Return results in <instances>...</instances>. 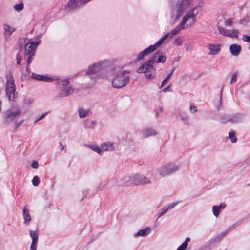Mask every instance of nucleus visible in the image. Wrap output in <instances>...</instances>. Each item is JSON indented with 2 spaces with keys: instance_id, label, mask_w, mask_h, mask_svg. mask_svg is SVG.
<instances>
[{
  "instance_id": "f257e3e1",
  "label": "nucleus",
  "mask_w": 250,
  "mask_h": 250,
  "mask_svg": "<svg viewBox=\"0 0 250 250\" xmlns=\"http://www.w3.org/2000/svg\"><path fill=\"white\" fill-rule=\"evenodd\" d=\"M166 60V56L164 55L161 51L158 50L151 56V58L145 62L137 70L138 73H145V77L147 80H150L155 77V75L153 74L156 71L155 65L158 63H164Z\"/></svg>"
},
{
  "instance_id": "f03ea898",
  "label": "nucleus",
  "mask_w": 250,
  "mask_h": 250,
  "mask_svg": "<svg viewBox=\"0 0 250 250\" xmlns=\"http://www.w3.org/2000/svg\"><path fill=\"white\" fill-rule=\"evenodd\" d=\"M128 71L117 70L116 67H113L107 71L106 75H96V79L110 78H112V86L116 88H120L124 87L129 82L130 77L127 74L129 73Z\"/></svg>"
},
{
  "instance_id": "7ed1b4c3",
  "label": "nucleus",
  "mask_w": 250,
  "mask_h": 250,
  "mask_svg": "<svg viewBox=\"0 0 250 250\" xmlns=\"http://www.w3.org/2000/svg\"><path fill=\"white\" fill-rule=\"evenodd\" d=\"M110 63V61L109 60H103L100 61L96 63H93L92 65L89 66L87 71L85 72V75H89L91 76L90 78L91 79H94L97 80L96 75L95 74L100 71L101 69L105 68L108 66ZM101 75H106V74L102 73ZM99 75V74H98ZM100 75V74H99Z\"/></svg>"
},
{
  "instance_id": "20e7f679",
  "label": "nucleus",
  "mask_w": 250,
  "mask_h": 250,
  "mask_svg": "<svg viewBox=\"0 0 250 250\" xmlns=\"http://www.w3.org/2000/svg\"><path fill=\"white\" fill-rule=\"evenodd\" d=\"M198 13L197 8L195 7L189 10L183 17L182 21L180 23L184 29L193 25L196 21V15Z\"/></svg>"
},
{
  "instance_id": "39448f33",
  "label": "nucleus",
  "mask_w": 250,
  "mask_h": 250,
  "mask_svg": "<svg viewBox=\"0 0 250 250\" xmlns=\"http://www.w3.org/2000/svg\"><path fill=\"white\" fill-rule=\"evenodd\" d=\"M186 0H178L176 6L172 9L171 17L174 19L175 22L186 10Z\"/></svg>"
},
{
  "instance_id": "423d86ee",
  "label": "nucleus",
  "mask_w": 250,
  "mask_h": 250,
  "mask_svg": "<svg viewBox=\"0 0 250 250\" xmlns=\"http://www.w3.org/2000/svg\"><path fill=\"white\" fill-rule=\"evenodd\" d=\"M179 167L173 164H167L161 166L157 169V172L162 177L170 175L177 171Z\"/></svg>"
},
{
  "instance_id": "0eeeda50",
  "label": "nucleus",
  "mask_w": 250,
  "mask_h": 250,
  "mask_svg": "<svg viewBox=\"0 0 250 250\" xmlns=\"http://www.w3.org/2000/svg\"><path fill=\"white\" fill-rule=\"evenodd\" d=\"M21 113V111L19 107L16 106H12L4 113L3 119L6 122L9 123L18 117Z\"/></svg>"
},
{
  "instance_id": "6e6552de",
  "label": "nucleus",
  "mask_w": 250,
  "mask_h": 250,
  "mask_svg": "<svg viewBox=\"0 0 250 250\" xmlns=\"http://www.w3.org/2000/svg\"><path fill=\"white\" fill-rule=\"evenodd\" d=\"M89 0H69L65 6V11L71 12L78 10L82 5L86 4Z\"/></svg>"
},
{
  "instance_id": "1a4fd4ad",
  "label": "nucleus",
  "mask_w": 250,
  "mask_h": 250,
  "mask_svg": "<svg viewBox=\"0 0 250 250\" xmlns=\"http://www.w3.org/2000/svg\"><path fill=\"white\" fill-rule=\"evenodd\" d=\"M15 90L16 87L14 79L12 77L8 78L5 86V91L6 95L10 101H12L14 99Z\"/></svg>"
},
{
  "instance_id": "9d476101",
  "label": "nucleus",
  "mask_w": 250,
  "mask_h": 250,
  "mask_svg": "<svg viewBox=\"0 0 250 250\" xmlns=\"http://www.w3.org/2000/svg\"><path fill=\"white\" fill-rule=\"evenodd\" d=\"M75 76H69L63 79V97L69 96L73 93L74 88L72 83Z\"/></svg>"
},
{
  "instance_id": "9b49d317",
  "label": "nucleus",
  "mask_w": 250,
  "mask_h": 250,
  "mask_svg": "<svg viewBox=\"0 0 250 250\" xmlns=\"http://www.w3.org/2000/svg\"><path fill=\"white\" fill-rule=\"evenodd\" d=\"M131 178V180L133 185H143L151 183L150 180L143 175L135 174L132 176Z\"/></svg>"
},
{
  "instance_id": "f8f14e48",
  "label": "nucleus",
  "mask_w": 250,
  "mask_h": 250,
  "mask_svg": "<svg viewBox=\"0 0 250 250\" xmlns=\"http://www.w3.org/2000/svg\"><path fill=\"white\" fill-rule=\"evenodd\" d=\"M40 41L36 42H31L27 43L25 45V55H31L33 56L35 52L36 48L40 44Z\"/></svg>"
},
{
  "instance_id": "ddd939ff",
  "label": "nucleus",
  "mask_w": 250,
  "mask_h": 250,
  "mask_svg": "<svg viewBox=\"0 0 250 250\" xmlns=\"http://www.w3.org/2000/svg\"><path fill=\"white\" fill-rule=\"evenodd\" d=\"M101 147L102 150V153L104 151H115L117 149V146L115 143L111 142H106L101 144Z\"/></svg>"
},
{
  "instance_id": "4468645a",
  "label": "nucleus",
  "mask_w": 250,
  "mask_h": 250,
  "mask_svg": "<svg viewBox=\"0 0 250 250\" xmlns=\"http://www.w3.org/2000/svg\"><path fill=\"white\" fill-rule=\"evenodd\" d=\"M29 235L32 240L30 246V250H36L38 241V234L35 231H30Z\"/></svg>"
},
{
  "instance_id": "2eb2a0df",
  "label": "nucleus",
  "mask_w": 250,
  "mask_h": 250,
  "mask_svg": "<svg viewBox=\"0 0 250 250\" xmlns=\"http://www.w3.org/2000/svg\"><path fill=\"white\" fill-rule=\"evenodd\" d=\"M151 231V229L149 227H146L145 229L138 231L137 233L134 234V237H146L148 235Z\"/></svg>"
},
{
  "instance_id": "dca6fc26",
  "label": "nucleus",
  "mask_w": 250,
  "mask_h": 250,
  "mask_svg": "<svg viewBox=\"0 0 250 250\" xmlns=\"http://www.w3.org/2000/svg\"><path fill=\"white\" fill-rule=\"evenodd\" d=\"M230 52L233 56H238L241 51V47L237 44H232L229 47Z\"/></svg>"
},
{
  "instance_id": "f3484780",
  "label": "nucleus",
  "mask_w": 250,
  "mask_h": 250,
  "mask_svg": "<svg viewBox=\"0 0 250 250\" xmlns=\"http://www.w3.org/2000/svg\"><path fill=\"white\" fill-rule=\"evenodd\" d=\"M226 206V205L224 203H221L218 206H213L212 207V212L213 215L217 218L219 215L220 211L224 209Z\"/></svg>"
},
{
  "instance_id": "a211bd4d",
  "label": "nucleus",
  "mask_w": 250,
  "mask_h": 250,
  "mask_svg": "<svg viewBox=\"0 0 250 250\" xmlns=\"http://www.w3.org/2000/svg\"><path fill=\"white\" fill-rule=\"evenodd\" d=\"M143 137L144 138L157 135L156 131L150 128H147L142 131Z\"/></svg>"
},
{
  "instance_id": "6ab92c4d",
  "label": "nucleus",
  "mask_w": 250,
  "mask_h": 250,
  "mask_svg": "<svg viewBox=\"0 0 250 250\" xmlns=\"http://www.w3.org/2000/svg\"><path fill=\"white\" fill-rule=\"evenodd\" d=\"M242 119V115L240 113H237L232 115L231 116H228L227 120L233 123H237L240 122Z\"/></svg>"
},
{
  "instance_id": "aec40b11",
  "label": "nucleus",
  "mask_w": 250,
  "mask_h": 250,
  "mask_svg": "<svg viewBox=\"0 0 250 250\" xmlns=\"http://www.w3.org/2000/svg\"><path fill=\"white\" fill-rule=\"evenodd\" d=\"M3 29L4 30V35L5 38H9L12 33L15 31V29L13 27H11L9 25L6 24L3 25Z\"/></svg>"
},
{
  "instance_id": "412c9836",
  "label": "nucleus",
  "mask_w": 250,
  "mask_h": 250,
  "mask_svg": "<svg viewBox=\"0 0 250 250\" xmlns=\"http://www.w3.org/2000/svg\"><path fill=\"white\" fill-rule=\"evenodd\" d=\"M208 49L209 50V54L216 55L220 51V46L218 44H208Z\"/></svg>"
},
{
  "instance_id": "4be33fe9",
  "label": "nucleus",
  "mask_w": 250,
  "mask_h": 250,
  "mask_svg": "<svg viewBox=\"0 0 250 250\" xmlns=\"http://www.w3.org/2000/svg\"><path fill=\"white\" fill-rule=\"evenodd\" d=\"M132 176H125L120 181V185L124 186H127L130 185H133L131 179Z\"/></svg>"
},
{
  "instance_id": "5701e85b",
  "label": "nucleus",
  "mask_w": 250,
  "mask_h": 250,
  "mask_svg": "<svg viewBox=\"0 0 250 250\" xmlns=\"http://www.w3.org/2000/svg\"><path fill=\"white\" fill-rule=\"evenodd\" d=\"M32 78L35 80L45 81V82H50L52 81V79L49 77H46L43 75H40L37 74L33 73L32 74Z\"/></svg>"
},
{
  "instance_id": "b1692460",
  "label": "nucleus",
  "mask_w": 250,
  "mask_h": 250,
  "mask_svg": "<svg viewBox=\"0 0 250 250\" xmlns=\"http://www.w3.org/2000/svg\"><path fill=\"white\" fill-rule=\"evenodd\" d=\"M184 26L180 23L178 24L175 29L171 31V32L167 33L169 34V36L168 37L170 39L172 38L174 35H176L180 30L184 29Z\"/></svg>"
},
{
  "instance_id": "393cba45",
  "label": "nucleus",
  "mask_w": 250,
  "mask_h": 250,
  "mask_svg": "<svg viewBox=\"0 0 250 250\" xmlns=\"http://www.w3.org/2000/svg\"><path fill=\"white\" fill-rule=\"evenodd\" d=\"M78 112L80 118H84L88 116L89 109L81 107L78 109Z\"/></svg>"
},
{
  "instance_id": "a878e982",
  "label": "nucleus",
  "mask_w": 250,
  "mask_h": 250,
  "mask_svg": "<svg viewBox=\"0 0 250 250\" xmlns=\"http://www.w3.org/2000/svg\"><path fill=\"white\" fill-rule=\"evenodd\" d=\"M23 217L24 220V223L26 225H28L31 219L28 211L25 207L23 209Z\"/></svg>"
},
{
  "instance_id": "bb28decb",
  "label": "nucleus",
  "mask_w": 250,
  "mask_h": 250,
  "mask_svg": "<svg viewBox=\"0 0 250 250\" xmlns=\"http://www.w3.org/2000/svg\"><path fill=\"white\" fill-rule=\"evenodd\" d=\"M96 125V122L94 121L86 120L84 122V127L89 129H94Z\"/></svg>"
},
{
  "instance_id": "cd10ccee",
  "label": "nucleus",
  "mask_w": 250,
  "mask_h": 250,
  "mask_svg": "<svg viewBox=\"0 0 250 250\" xmlns=\"http://www.w3.org/2000/svg\"><path fill=\"white\" fill-rule=\"evenodd\" d=\"M86 146L88 147L89 148H90L92 150L96 152L99 154H102L103 153L101 147H100H100H99V146H97L96 145H93V144L87 145H86Z\"/></svg>"
},
{
  "instance_id": "c85d7f7f",
  "label": "nucleus",
  "mask_w": 250,
  "mask_h": 250,
  "mask_svg": "<svg viewBox=\"0 0 250 250\" xmlns=\"http://www.w3.org/2000/svg\"><path fill=\"white\" fill-rule=\"evenodd\" d=\"M179 117L184 124L187 125H189L188 117L187 115L185 113H180Z\"/></svg>"
},
{
  "instance_id": "c756f323",
  "label": "nucleus",
  "mask_w": 250,
  "mask_h": 250,
  "mask_svg": "<svg viewBox=\"0 0 250 250\" xmlns=\"http://www.w3.org/2000/svg\"><path fill=\"white\" fill-rule=\"evenodd\" d=\"M238 31L237 30H227L226 36L231 38H238Z\"/></svg>"
},
{
  "instance_id": "7c9ffc66",
  "label": "nucleus",
  "mask_w": 250,
  "mask_h": 250,
  "mask_svg": "<svg viewBox=\"0 0 250 250\" xmlns=\"http://www.w3.org/2000/svg\"><path fill=\"white\" fill-rule=\"evenodd\" d=\"M169 36V34H166L164 36H163L159 41H158L154 45L156 47V48L159 47L161 44L163 43L165 40Z\"/></svg>"
},
{
  "instance_id": "2f4dec72",
  "label": "nucleus",
  "mask_w": 250,
  "mask_h": 250,
  "mask_svg": "<svg viewBox=\"0 0 250 250\" xmlns=\"http://www.w3.org/2000/svg\"><path fill=\"white\" fill-rule=\"evenodd\" d=\"M156 49L157 48L154 45H150L149 47L146 48L144 51L145 52L146 55L147 56Z\"/></svg>"
},
{
  "instance_id": "473e14b6",
  "label": "nucleus",
  "mask_w": 250,
  "mask_h": 250,
  "mask_svg": "<svg viewBox=\"0 0 250 250\" xmlns=\"http://www.w3.org/2000/svg\"><path fill=\"white\" fill-rule=\"evenodd\" d=\"M183 42V38L182 37H178L175 39L173 41V44L176 46H179L182 44Z\"/></svg>"
},
{
  "instance_id": "72a5a7b5",
  "label": "nucleus",
  "mask_w": 250,
  "mask_h": 250,
  "mask_svg": "<svg viewBox=\"0 0 250 250\" xmlns=\"http://www.w3.org/2000/svg\"><path fill=\"white\" fill-rule=\"evenodd\" d=\"M242 222V221L240 220L238 222L235 223V224H234L233 225H232V226H231L224 233V235H225L227 233H228L229 231H231V230H232L233 229H234V228H235V226H239Z\"/></svg>"
},
{
  "instance_id": "f704fd0d",
  "label": "nucleus",
  "mask_w": 250,
  "mask_h": 250,
  "mask_svg": "<svg viewBox=\"0 0 250 250\" xmlns=\"http://www.w3.org/2000/svg\"><path fill=\"white\" fill-rule=\"evenodd\" d=\"M229 138L231 139L232 143H235L237 141V138L235 137V132L233 131H230L229 133Z\"/></svg>"
},
{
  "instance_id": "c9c22d12",
  "label": "nucleus",
  "mask_w": 250,
  "mask_h": 250,
  "mask_svg": "<svg viewBox=\"0 0 250 250\" xmlns=\"http://www.w3.org/2000/svg\"><path fill=\"white\" fill-rule=\"evenodd\" d=\"M14 9L18 12H20L22 11L23 9V4L22 3H20L19 4H15L14 6Z\"/></svg>"
},
{
  "instance_id": "e433bc0d",
  "label": "nucleus",
  "mask_w": 250,
  "mask_h": 250,
  "mask_svg": "<svg viewBox=\"0 0 250 250\" xmlns=\"http://www.w3.org/2000/svg\"><path fill=\"white\" fill-rule=\"evenodd\" d=\"M167 210V208H166V207L162 208L160 211L157 214V219L162 216Z\"/></svg>"
},
{
  "instance_id": "4c0bfd02",
  "label": "nucleus",
  "mask_w": 250,
  "mask_h": 250,
  "mask_svg": "<svg viewBox=\"0 0 250 250\" xmlns=\"http://www.w3.org/2000/svg\"><path fill=\"white\" fill-rule=\"evenodd\" d=\"M233 23V20L231 18H229L225 21L224 24L226 26H231Z\"/></svg>"
},
{
  "instance_id": "58836bf2",
  "label": "nucleus",
  "mask_w": 250,
  "mask_h": 250,
  "mask_svg": "<svg viewBox=\"0 0 250 250\" xmlns=\"http://www.w3.org/2000/svg\"><path fill=\"white\" fill-rule=\"evenodd\" d=\"M218 30L221 35L226 36L227 29H226L221 26H218Z\"/></svg>"
},
{
  "instance_id": "ea45409f",
  "label": "nucleus",
  "mask_w": 250,
  "mask_h": 250,
  "mask_svg": "<svg viewBox=\"0 0 250 250\" xmlns=\"http://www.w3.org/2000/svg\"><path fill=\"white\" fill-rule=\"evenodd\" d=\"M218 30L221 35L226 36L227 29H226L221 26H218Z\"/></svg>"
},
{
  "instance_id": "a19ab883",
  "label": "nucleus",
  "mask_w": 250,
  "mask_h": 250,
  "mask_svg": "<svg viewBox=\"0 0 250 250\" xmlns=\"http://www.w3.org/2000/svg\"><path fill=\"white\" fill-rule=\"evenodd\" d=\"M32 182L34 186H38L40 183V179L37 176H35L33 177Z\"/></svg>"
},
{
  "instance_id": "79ce46f5",
  "label": "nucleus",
  "mask_w": 250,
  "mask_h": 250,
  "mask_svg": "<svg viewBox=\"0 0 250 250\" xmlns=\"http://www.w3.org/2000/svg\"><path fill=\"white\" fill-rule=\"evenodd\" d=\"M146 56L145 53L144 51L140 52L137 55V61H139L143 59L144 57Z\"/></svg>"
},
{
  "instance_id": "37998d69",
  "label": "nucleus",
  "mask_w": 250,
  "mask_h": 250,
  "mask_svg": "<svg viewBox=\"0 0 250 250\" xmlns=\"http://www.w3.org/2000/svg\"><path fill=\"white\" fill-rule=\"evenodd\" d=\"M89 192L88 189H84L82 191V193L83 194L82 197L81 199V200H82L83 199H85L87 197L88 193Z\"/></svg>"
},
{
  "instance_id": "c03bdc74",
  "label": "nucleus",
  "mask_w": 250,
  "mask_h": 250,
  "mask_svg": "<svg viewBox=\"0 0 250 250\" xmlns=\"http://www.w3.org/2000/svg\"><path fill=\"white\" fill-rule=\"evenodd\" d=\"M197 107L194 105H191L189 107L190 112L193 114L197 112Z\"/></svg>"
},
{
  "instance_id": "a18cd8bd",
  "label": "nucleus",
  "mask_w": 250,
  "mask_h": 250,
  "mask_svg": "<svg viewBox=\"0 0 250 250\" xmlns=\"http://www.w3.org/2000/svg\"><path fill=\"white\" fill-rule=\"evenodd\" d=\"M237 77V72H235L232 75V77L231 78V81L230 83H232L233 82H235L236 80Z\"/></svg>"
},
{
  "instance_id": "49530a36",
  "label": "nucleus",
  "mask_w": 250,
  "mask_h": 250,
  "mask_svg": "<svg viewBox=\"0 0 250 250\" xmlns=\"http://www.w3.org/2000/svg\"><path fill=\"white\" fill-rule=\"evenodd\" d=\"M243 40L246 42H250V36L246 35H243Z\"/></svg>"
},
{
  "instance_id": "de8ad7c7",
  "label": "nucleus",
  "mask_w": 250,
  "mask_h": 250,
  "mask_svg": "<svg viewBox=\"0 0 250 250\" xmlns=\"http://www.w3.org/2000/svg\"><path fill=\"white\" fill-rule=\"evenodd\" d=\"M31 167L35 169H36L38 167V163L37 161H34L32 162L31 164Z\"/></svg>"
},
{
  "instance_id": "09e8293b",
  "label": "nucleus",
  "mask_w": 250,
  "mask_h": 250,
  "mask_svg": "<svg viewBox=\"0 0 250 250\" xmlns=\"http://www.w3.org/2000/svg\"><path fill=\"white\" fill-rule=\"evenodd\" d=\"M177 203H173L170 204H169L167 207H166V208H167V210L169 209H171L173 208L176 205Z\"/></svg>"
},
{
  "instance_id": "8fccbe9b",
  "label": "nucleus",
  "mask_w": 250,
  "mask_h": 250,
  "mask_svg": "<svg viewBox=\"0 0 250 250\" xmlns=\"http://www.w3.org/2000/svg\"><path fill=\"white\" fill-rule=\"evenodd\" d=\"M187 248V247L182 244L179 247H178L177 250H186Z\"/></svg>"
},
{
  "instance_id": "3c124183",
  "label": "nucleus",
  "mask_w": 250,
  "mask_h": 250,
  "mask_svg": "<svg viewBox=\"0 0 250 250\" xmlns=\"http://www.w3.org/2000/svg\"><path fill=\"white\" fill-rule=\"evenodd\" d=\"M190 240L189 237H187L184 242L182 243L183 245H184L186 247H188V242Z\"/></svg>"
},
{
  "instance_id": "603ef678",
  "label": "nucleus",
  "mask_w": 250,
  "mask_h": 250,
  "mask_svg": "<svg viewBox=\"0 0 250 250\" xmlns=\"http://www.w3.org/2000/svg\"><path fill=\"white\" fill-rule=\"evenodd\" d=\"M27 55L29 56L28 60H27V64L29 65L32 61V56H31V55Z\"/></svg>"
},
{
  "instance_id": "864d4df0",
  "label": "nucleus",
  "mask_w": 250,
  "mask_h": 250,
  "mask_svg": "<svg viewBox=\"0 0 250 250\" xmlns=\"http://www.w3.org/2000/svg\"><path fill=\"white\" fill-rule=\"evenodd\" d=\"M174 69H173L172 70H171L170 72L167 76V77H166V80H168L170 77H171V76L172 75V74L174 72Z\"/></svg>"
},
{
  "instance_id": "5fc2aeb1",
  "label": "nucleus",
  "mask_w": 250,
  "mask_h": 250,
  "mask_svg": "<svg viewBox=\"0 0 250 250\" xmlns=\"http://www.w3.org/2000/svg\"><path fill=\"white\" fill-rule=\"evenodd\" d=\"M46 114H47L46 113L42 114V115L41 116V117H39V119H37L35 121H34V123H36V122L40 121L41 119L44 117L46 116Z\"/></svg>"
},
{
  "instance_id": "6e6d98bb",
  "label": "nucleus",
  "mask_w": 250,
  "mask_h": 250,
  "mask_svg": "<svg viewBox=\"0 0 250 250\" xmlns=\"http://www.w3.org/2000/svg\"><path fill=\"white\" fill-rule=\"evenodd\" d=\"M16 58H17V63L18 64H20L21 63V59L20 58V56L19 54L17 55Z\"/></svg>"
},
{
  "instance_id": "4d7b16f0",
  "label": "nucleus",
  "mask_w": 250,
  "mask_h": 250,
  "mask_svg": "<svg viewBox=\"0 0 250 250\" xmlns=\"http://www.w3.org/2000/svg\"><path fill=\"white\" fill-rule=\"evenodd\" d=\"M168 80H166V78H165L162 82L161 83V87H163L165 86V85L166 84V82Z\"/></svg>"
},
{
  "instance_id": "13d9d810",
  "label": "nucleus",
  "mask_w": 250,
  "mask_h": 250,
  "mask_svg": "<svg viewBox=\"0 0 250 250\" xmlns=\"http://www.w3.org/2000/svg\"><path fill=\"white\" fill-rule=\"evenodd\" d=\"M170 86V85H168V86H167V87H166L164 88L163 89V90H162V91H164V92H167V91L168 90V89L169 88Z\"/></svg>"
},
{
  "instance_id": "bf43d9fd",
  "label": "nucleus",
  "mask_w": 250,
  "mask_h": 250,
  "mask_svg": "<svg viewBox=\"0 0 250 250\" xmlns=\"http://www.w3.org/2000/svg\"><path fill=\"white\" fill-rule=\"evenodd\" d=\"M1 101L0 100V113L1 111Z\"/></svg>"
},
{
  "instance_id": "052dcab7",
  "label": "nucleus",
  "mask_w": 250,
  "mask_h": 250,
  "mask_svg": "<svg viewBox=\"0 0 250 250\" xmlns=\"http://www.w3.org/2000/svg\"><path fill=\"white\" fill-rule=\"evenodd\" d=\"M60 150H62V146H61V143L60 142Z\"/></svg>"
},
{
  "instance_id": "680f3d73",
  "label": "nucleus",
  "mask_w": 250,
  "mask_h": 250,
  "mask_svg": "<svg viewBox=\"0 0 250 250\" xmlns=\"http://www.w3.org/2000/svg\"><path fill=\"white\" fill-rule=\"evenodd\" d=\"M221 101H222V95H220V104H221Z\"/></svg>"
},
{
  "instance_id": "e2e57ef3",
  "label": "nucleus",
  "mask_w": 250,
  "mask_h": 250,
  "mask_svg": "<svg viewBox=\"0 0 250 250\" xmlns=\"http://www.w3.org/2000/svg\"><path fill=\"white\" fill-rule=\"evenodd\" d=\"M188 49H189L188 46H186V50L188 51Z\"/></svg>"
},
{
  "instance_id": "0e129e2a",
  "label": "nucleus",
  "mask_w": 250,
  "mask_h": 250,
  "mask_svg": "<svg viewBox=\"0 0 250 250\" xmlns=\"http://www.w3.org/2000/svg\"><path fill=\"white\" fill-rule=\"evenodd\" d=\"M249 49H250V46H249Z\"/></svg>"
},
{
  "instance_id": "69168bd1",
  "label": "nucleus",
  "mask_w": 250,
  "mask_h": 250,
  "mask_svg": "<svg viewBox=\"0 0 250 250\" xmlns=\"http://www.w3.org/2000/svg\"><path fill=\"white\" fill-rule=\"evenodd\" d=\"M91 0H89V1H90Z\"/></svg>"
}]
</instances>
